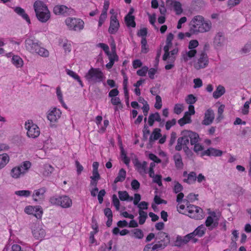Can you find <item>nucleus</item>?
Segmentation results:
<instances>
[{
    "instance_id": "72a5a7b5",
    "label": "nucleus",
    "mask_w": 251,
    "mask_h": 251,
    "mask_svg": "<svg viewBox=\"0 0 251 251\" xmlns=\"http://www.w3.org/2000/svg\"><path fill=\"white\" fill-rule=\"evenodd\" d=\"M197 179L196 173L194 172H191L188 175L187 178L184 179L183 181L188 184H191L195 182Z\"/></svg>"
},
{
    "instance_id": "c85d7f7f",
    "label": "nucleus",
    "mask_w": 251,
    "mask_h": 251,
    "mask_svg": "<svg viewBox=\"0 0 251 251\" xmlns=\"http://www.w3.org/2000/svg\"><path fill=\"white\" fill-rule=\"evenodd\" d=\"M25 171H22L21 167H16L13 168L11 171V175L13 178H18L22 174H24Z\"/></svg>"
},
{
    "instance_id": "b1692460",
    "label": "nucleus",
    "mask_w": 251,
    "mask_h": 251,
    "mask_svg": "<svg viewBox=\"0 0 251 251\" xmlns=\"http://www.w3.org/2000/svg\"><path fill=\"white\" fill-rule=\"evenodd\" d=\"M211 28V23L209 21H205L203 19V21L201 24L200 29H198L199 32H205L210 30Z\"/></svg>"
},
{
    "instance_id": "8fccbe9b",
    "label": "nucleus",
    "mask_w": 251,
    "mask_h": 251,
    "mask_svg": "<svg viewBox=\"0 0 251 251\" xmlns=\"http://www.w3.org/2000/svg\"><path fill=\"white\" fill-rule=\"evenodd\" d=\"M156 102L154 104V107L157 109H160L162 105L161 98L159 95H156L155 97Z\"/></svg>"
},
{
    "instance_id": "a18cd8bd",
    "label": "nucleus",
    "mask_w": 251,
    "mask_h": 251,
    "mask_svg": "<svg viewBox=\"0 0 251 251\" xmlns=\"http://www.w3.org/2000/svg\"><path fill=\"white\" fill-rule=\"evenodd\" d=\"M197 100V99L196 97H195L192 94H190L188 95L187 99H186L185 100V101L187 103L191 105L195 103L196 102Z\"/></svg>"
},
{
    "instance_id": "f8f14e48",
    "label": "nucleus",
    "mask_w": 251,
    "mask_h": 251,
    "mask_svg": "<svg viewBox=\"0 0 251 251\" xmlns=\"http://www.w3.org/2000/svg\"><path fill=\"white\" fill-rule=\"evenodd\" d=\"M208 58L206 53L202 51L200 54L197 63L194 65V67L197 70L204 68L208 65Z\"/></svg>"
},
{
    "instance_id": "5fc2aeb1",
    "label": "nucleus",
    "mask_w": 251,
    "mask_h": 251,
    "mask_svg": "<svg viewBox=\"0 0 251 251\" xmlns=\"http://www.w3.org/2000/svg\"><path fill=\"white\" fill-rule=\"evenodd\" d=\"M176 121L175 119H173L171 120H169L166 123L165 127L166 129L168 130L171 127L176 124Z\"/></svg>"
},
{
    "instance_id": "a211bd4d",
    "label": "nucleus",
    "mask_w": 251,
    "mask_h": 251,
    "mask_svg": "<svg viewBox=\"0 0 251 251\" xmlns=\"http://www.w3.org/2000/svg\"><path fill=\"white\" fill-rule=\"evenodd\" d=\"M61 113L59 109L55 107L48 114L47 117L51 122H55L60 118Z\"/></svg>"
},
{
    "instance_id": "5701e85b",
    "label": "nucleus",
    "mask_w": 251,
    "mask_h": 251,
    "mask_svg": "<svg viewBox=\"0 0 251 251\" xmlns=\"http://www.w3.org/2000/svg\"><path fill=\"white\" fill-rule=\"evenodd\" d=\"M206 229L205 227L203 225H201L198 226L191 233L194 237L196 236L201 237L205 234Z\"/></svg>"
},
{
    "instance_id": "774afa93",
    "label": "nucleus",
    "mask_w": 251,
    "mask_h": 251,
    "mask_svg": "<svg viewBox=\"0 0 251 251\" xmlns=\"http://www.w3.org/2000/svg\"><path fill=\"white\" fill-rule=\"evenodd\" d=\"M131 186L133 190H137L140 188V183L136 179H133L131 182Z\"/></svg>"
},
{
    "instance_id": "3c124183",
    "label": "nucleus",
    "mask_w": 251,
    "mask_h": 251,
    "mask_svg": "<svg viewBox=\"0 0 251 251\" xmlns=\"http://www.w3.org/2000/svg\"><path fill=\"white\" fill-rule=\"evenodd\" d=\"M148 67L147 66H144L141 69L138 70L137 71V74L141 76H144L146 75L147 72L148 71Z\"/></svg>"
},
{
    "instance_id": "0eeeda50",
    "label": "nucleus",
    "mask_w": 251,
    "mask_h": 251,
    "mask_svg": "<svg viewBox=\"0 0 251 251\" xmlns=\"http://www.w3.org/2000/svg\"><path fill=\"white\" fill-rule=\"evenodd\" d=\"M190 241L195 243L198 241V239L196 237H193V234H192L191 233H190L183 237L178 235L175 242V245L176 246L180 247L182 245L186 244Z\"/></svg>"
},
{
    "instance_id": "9b49d317",
    "label": "nucleus",
    "mask_w": 251,
    "mask_h": 251,
    "mask_svg": "<svg viewBox=\"0 0 251 251\" xmlns=\"http://www.w3.org/2000/svg\"><path fill=\"white\" fill-rule=\"evenodd\" d=\"M73 11V10L72 8H69L64 5H55L53 9V12L55 15H63L65 16L71 14Z\"/></svg>"
},
{
    "instance_id": "dca6fc26",
    "label": "nucleus",
    "mask_w": 251,
    "mask_h": 251,
    "mask_svg": "<svg viewBox=\"0 0 251 251\" xmlns=\"http://www.w3.org/2000/svg\"><path fill=\"white\" fill-rule=\"evenodd\" d=\"M214 119V113L211 109H207L204 114V120L202 122V124L204 125H209L213 121Z\"/></svg>"
},
{
    "instance_id": "864d4df0",
    "label": "nucleus",
    "mask_w": 251,
    "mask_h": 251,
    "mask_svg": "<svg viewBox=\"0 0 251 251\" xmlns=\"http://www.w3.org/2000/svg\"><path fill=\"white\" fill-rule=\"evenodd\" d=\"M193 145H194L193 150L197 153H198L200 151H202L204 149L203 146L198 142L194 144Z\"/></svg>"
},
{
    "instance_id": "de8ad7c7",
    "label": "nucleus",
    "mask_w": 251,
    "mask_h": 251,
    "mask_svg": "<svg viewBox=\"0 0 251 251\" xmlns=\"http://www.w3.org/2000/svg\"><path fill=\"white\" fill-rule=\"evenodd\" d=\"M148 33L147 28L144 27L140 29L137 33V35L139 37H141L142 39L146 38V36Z\"/></svg>"
},
{
    "instance_id": "e433bc0d",
    "label": "nucleus",
    "mask_w": 251,
    "mask_h": 251,
    "mask_svg": "<svg viewBox=\"0 0 251 251\" xmlns=\"http://www.w3.org/2000/svg\"><path fill=\"white\" fill-rule=\"evenodd\" d=\"M12 62L17 67H21L23 65L22 58L18 55H14L12 58Z\"/></svg>"
},
{
    "instance_id": "37998d69",
    "label": "nucleus",
    "mask_w": 251,
    "mask_h": 251,
    "mask_svg": "<svg viewBox=\"0 0 251 251\" xmlns=\"http://www.w3.org/2000/svg\"><path fill=\"white\" fill-rule=\"evenodd\" d=\"M15 194L20 197H27L30 195L31 192L29 190H20L16 191Z\"/></svg>"
},
{
    "instance_id": "2eb2a0df",
    "label": "nucleus",
    "mask_w": 251,
    "mask_h": 251,
    "mask_svg": "<svg viewBox=\"0 0 251 251\" xmlns=\"http://www.w3.org/2000/svg\"><path fill=\"white\" fill-rule=\"evenodd\" d=\"M225 41V38L222 32H218L214 38L213 46L216 49L224 46Z\"/></svg>"
},
{
    "instance_id": "a19ab883",
    "label": "nucleus",
    "mask_w": 251,
    "mask_h": 251,
    "mask_svg": "<svg viewBox=\"0 0 251 251\" xmlns=\"http://www.w3.org/2000/svg\"><path fill=\"white\" fill-rule=\"evenodd\" d=\"M173 6L177 15H179L182 12L183 9L181 4L179 1H175Z\"/></svg>"
},
{
    "instance_id": "412c9836",
    "label": "nucleus",
    "mask_w": 251,
    "mask_h": 251,
    "mask_svg": "<svg viewBox=\"0 0 251 251\" xmlns=\"http://www.w3.org/2000/svg\"><path fill=\"white\" fill-rule=\"evenodd\" d=\"M135 166L136 167L137 171L141 175L147 174L146 168L147 166V162L145 161H143L142 163H140L138 159H136L134 162Z\"/></svg>"
},
{
    "instance_id": "e2e57ef3",
    "label": "nucleus",
    "mask_w": 251,
    "mask_h": 251,
    "mask_svg": "<svg viewBox=\"0 0 251 251\" xmlns=\"http://www.w3.org/2000/svg\"><path fill=\"white\" fill-rule=\"evenodd\" d=\"M98 46L102 49L106 54H108L110 52L109 47L106 44L104 43H99L98 44Z\"/></svg>"
},
{
    "instance_id": "4be33fe9",
    "label": "nucleus",
    "mask_w": 251,
    "mask_h": 251,
    "mask_svg": "<svg viewBox=\"0 0 251 251\" xmlns=\"http://www.w3.org/2000/svg\"><path fill=\"white\" fill-rule=\"evenodd\" d=\"M155 121L161 122V118L159 113L157 112L151 114L148 118V124L150 126H152Z\"/></svg>"
},
{
    "instance_id": "f03ea898",
    "label": "nucleus",
    "mask_w": 251,
    "mask_h": 251,
    "mask_svg": "<svg viewBox=\"0 0 251 251\" xmlns=\"http://www.w3.org/2000/svg\"><path fill=\"white\" fill-rule=\"evenodd\" d=\"M33 7L36 16L40 22L46 23L49 20L50 17V12L43 2L40 0L35 1Z\"/></svg>"
},
{
    "instance_id": "58836bf2",
    "label": "nucleus",
    "mask_w": 251,
    "mask_h": 251,
    "mask_svg": "<svg viewBox=\"0 0 251 251\" xmlns=\"http://www.w3.org/2000/svg\"><path fill=\"white\" fill-rule=\"evenodd\" d=\"M166 238H168L169 240V242L170 241V237L169 235L163 231H160L159 232L156 237V239H159L160 240L159 241H161L162 242H164V240H165Z\"/></svg>"
},
{
    "instance_id": "a878e982",
    "label": "nucleus",
    "mask_w": 251,
    "mask_h": 251,
    "mask_svg": "<svg viewBox=\"0 0 251 251\" xmlns=\"http://www.w3.org/2000/svg\"><path fill=\"white\" fill-rule=\"evenodd\" d=\"M169 243V240L168 238H166L164 240V242L158 241L157 244L153 245L152 247V251L155 250H162Z\"/></svg>"
},
{
    "instance_id": "13d9d810",
    "label": "nucleus",
    "mask_w": 251,
    "mask_h": 251,
    "mask_svg": "<svg viewBox=\"0 0 251 251\" xmlns=\"http://www.w3.org/2000/svg\"><path fill=\"white\" fill-rule=\"evenodd\" d=\"M105 194L106 192L104 189H102L99 192L98 199L100 204L102 203L103 201V197L105 196Z\"/></svg>"
},
{
    "instance_id": "423d86ee",
    "label": "nucleus",
    "mask_w": 251,
    "mask_h": 251,
    "mask_svg": "<svg viewBox=\"0 0 251 251\" xmlns=\"http://www.w3.org/2000/svg\"><path fill=\"white\" fill-rule=\"evenodd\" d=\"M25 127L27 130V135L29 137L36 138L39 136L40 131L36 125L33 124L32 123H30L28 121V123H25Z\"/></svg>"
},
{
    "instance_id": "20e7f679",
    "label": "nucleus",
    "mask_w": 251,
    "mask_h": 251,
    "mask_svg": "<svg viewBox=\"0 0 251 251\" xmlns=\"http://www.w3.org/2000/svg\"><path fill=\"white\" fill-rule=\"evenodd\" d=\"M184 201L186 202V204L187 205V210L189 214L188 216L190 218H194L196 220H200L203 218V210L201 207L193 204L188 205V200H184Z\"/></svg>"
},
{
    "instance_id": "4d7b16f0",
    "label": "nucleus",
    "mask_w": 251,
    "mask_h": 251,
    "mask_svg": "<svg viewBox=\"0 0 251 251\" xmlns=\"http://www.w3.org/2000/svg\"><path fill=\"white\" fill-rule=\"evenodd\" d=\"M174 113L178 115L183 111V105L181 104H176L174 107Z\"/></svg>"
},
{
    "instance_id": "7ed1b4c3",
    "label": "nucleus",
    "mask_w": 251,
    "mask_h": 251,
    "mask_svg": "<svg viewBox=\"0 0 251 251\" xmlns=\"http://www.w3.org/2000/svg\"><path fill=\"white\" fill-rule=\"evenodd\" d=\"M85 77L91 84L100 83L104 79V75L100 69L93 67L85 74Z\"/></svg>"
},
{
    "instance_id": "4c0bfd02",
    "label": "nucleus",
    "mask_w": 251,
    "mask_h": 251,
    "mask_svg": "<svg viewBox=\"0 0 251 251\" xmlns=\"http://www.w3.org/2000/svg\"><path fill=\"white\" fill-rule=\"evenodd\" d=\"M139 223L140 225H143L145 223L146 220L148 217L147 213L142 210H139Z\"/></svg>"
},
{
    "instance_id": "052dcab7",
    "label": "nucleus",
    "mask_w": 251,
    "mask_h": 251,
    "mask_svg": "<svg viewBox=\"0 0 251 251\" xmlns=\"http://www.w3.org/2000/svg\"><path fill=\"white\" fill-rule=\"evenodd\" d=\"M199 45V42L197 40H191L189 42L188 48L189 49L195 50L194 49L197 47Z\"/></svg>"
},
{
    "instance_id": "aec40b11",
    "label": "nucleus",
    "mask_w": 251,
    "mask_h": 251,
    "mask_svg": "<svg viewBox=\"0 0 251 251\" xmlns=\"http://www.w3.org/2000/svg\"><path fill=\"white\" fill-rule=\"evenodd\" d=\"M222 154L223 151L221 150L213 148H210L201 153V156L205 155L208 156H221Z\"/></svg>"
},
{
    "instance_id": "bf43d9fd",
    "label": "nucleus",
    "mask_w": 251,
    "mask_h": 251,
    "mask_svg": "<svg viewBox=\"0 0 251 251\" xmlns=\"http://www.w3.org/2000/svg\"><path fill=\"white\" fill-rule=\"evenodd\" d=\"M106 17H107V14L102 12L99 17V24H98L99 27H100L102 25L104 22Z\"/></svg>"
},
{
    "instance_id": "393cba45",
    "label": "nucleus",
    "mask_w": 251,
    "mask_h": 251,
    "mask_svg": "<svg viewBox=\"0 0 251 251\" xmlns=\"http://www.w3.org/2000/svg\"><path fill=\"white\" fill-rule=\"evenodd\" d=\"M175 166L177 169H181L183 166V163L182 161V158L179 153H176L174 155Z\"/></svg>"
},
{
    "instance_id": "7c9ffc66",
    "label": "nucleus",
    "mask_w": 251,
    "mask_h": 251,
    "mask_svg": "<svg viewBox=\"0 0 251 251\" xmlns=\"http://www.w3.org/2000/svg\"><path fill=\"white\" fill-rule=\"evenodd\" d=\"M9 160V157L7 153L0 154V170L8 163Z\"/></svg>"
},
{
    "instance_id": "c756f323",
    "label": "nucleus",
    "mask_w": 251,
    "mask_h": 251,
    "mask_svg": "<svg viewBox=\"0 0 251 251\" xmlns=\"http://www.w3.org/2000/svg\"><path fill=\"white\" fill-rule=\"evenodd\" d=\"M118 195L119 199L122 201H132L133 200V198L130 197L128 193L126 191H119L118 192Z\"/></svg>"
},
{
    "instance_id": "c03bdc74",
    "label": "nucleus",
    "mask_w": 251,
    "mask_h": 251,
    "mask_svg": "<svg viewBox=\"0 0 251 251\" xmlns=\"http://www.w3.org/2000/svg\"><path fill=\"white\" fill-rule=\"evenodd\" d=\"M31 166V164L30 162L25 161H24L20 166H19V167H21L22 171H24L25 173L30 168Z\"/></svg>"
},
{
    "instance_id": "09e8293b",
    "label": "nucleus",
    "mask_w": 251,
    "mask_h": 251,
    "mask_svg": "<svg viewBox=\"0 0 251 251\" xmlns=\"http://www.w3.org/2000/svg\"><path fill=\"white\" fill-rule=\"evenodd\" d=\"M175 184L174 188V192L176 194H177L183 190V188L182 185L178 181H175Z\"/></svg>"
},
{
    "instance_id": "0e129e2a",
    "label": "nucleus",
    "mask_w": 251,
    "mask_h": 251,
    "mask_svg": "<svg viewBox=\"0 0 251 251\" xmlns=\"http://www.w3.org/2000/svg\"><path fill=\"white\" fill-rule=\"evenodd\" d=\"M107 55L108 56L109 61L112 60L114 63L115 61H117L118 60L119 57L117 53H110V52L109 54Z\"/></svg>"
},
{
    "instance_id": "c9c22d12",
    "label": "nucleus",
    "mask_w": 251,
    "mask_h": 251,
    "mask_svg": "<svg viewBox=\"0 0 251 251\" xmlns=\"http://www.w3.org/2000/svg\"><path fill=\"white\" fill-rule=\"evenodd\" d=\"M190 50L186 51L185 54H183V58L185 62L187 61L189 58L194 57L197 54V50Z\"/></svg>"
},
{
    "instance_id": "ddd939ff",
    "label": "nucleus",
    "mask_w": 251,
    "mask_h": 251,
    "mask_svg": "<svg viewBox=\"0 0 251 251\" xmlns=\"http://www.w3.org/2000/svg\"><path fill=\"white\" fill-rule=\"evenodd\" d=\"M120 27V24L117 20V15H112L110 17V26L108 28V32L111 34H115L118 30Z\"/></svg>"
},
{
    "instance_id": "bb28decb",
    "label": "nucleus",
    "mask_w": 251,
    "mask_h": 251,
    "mask_svg": "<svg viewBox=\"0 0 251 251\" xmlns=\"http://www.w3.org/2000/svg\"><path fill=\"white\" fill-rule=\"evenodd\" d=\"M226 90L224 87L222 85H219L216 90L213 93V97L217 99L221 97L225 93Z\"/></svg>"
},
{
    "instance_id": "9d476101",
    "label": "nucleus",
    "mask_w": 251,
    "mask_h": 251,
    "mask_svg": "<svg viewBox=\"0 0 251 251\" xmlns=\"http://www.w3.org/2000/svg\"><path fill=\"white\" fill-rule=\"evenodd\" d=\"M203 18L201 16H196L193 18L190 22L191 27L190 31L192 33H196L199 32L198 29L201 26V24L203 21Z\"/></svg>"
},
{
    "instance_id": "6e6552de",
    "label": "nucleus",
    "mask_w": 251,
    "mask_h": 251,
    "mask_svg": "<svg viewBox=\"0 0 251 251\" xmlns=\"http://www.w3.org/2000/svg\"><path fill=\"white\" fill-rule=\"evenodd\" d=\"M39 41L35 40L34 37L30 36L25 40V48L29 51L34 53L39 48Z\"/></svg>"
},
{
    "instance_id": "79ce46f5",
    "label": "nucleus",
    "mask_w": 251,
    "mask_h": 251,
    "mask_svg": "<svg viewBox=\"0 0 251 251\" xmlns=\"http://www.w3.org/2000/svg\"><path fill=\"white\" fill-rule=\"evenodd\" d=\"M141 52L143 53H147L149 50V49L147 47V41L146 38H144L141 39Z\"/></svg>"
},
{
    "instance_id": "ea45409f",
    "label": "nucleus",
    "mask_w": 251,
    "mask_h": 251,
    "mask_svg": "<svg viewBox=\"0 0 251 251\" xmlns=\"http://www.w3.org/2000/svg\"><path fill=\"white\" fill-rule=\"evenodd\" d=\"M34 53H37L42 57H47L49 54L48 50L44 48L41 47L40 45H39V48H38L37 51Z\"/></svg>"
},
{
    "instance_id": "2f4dec72",
    "label": "nucleus",
    "mask_w": 251,
    "mask_h": 251,
    "mask_svg": "<svg viewBox=\"0 0 251 251\" xmlns=\"http://www.w3.org/2000/svg\"><path fill=\"white\" fill-rule=\"evenodd\" d=\"M46 192V189L45 188H41L38 190H36L34 191V193L32 195V197L33 198L34 201H37L38 199L36 197L39 198V199H41V197H42Z\"/></svg>"
},
{
    "instance_id": "6ab92c4d",
    "label": "nucleus",
    "mask_w": 251,
    "mask_h": 251,
    "mask_svg": "<svg viewBox=\"0 0 251 251\" xmlns=\"http://www.w3.org/2000/svg\"><path fill=\"white\" fill-rule=\"evenodd\" d=\"M32 232L37 239L42 240L46 235L45 230L39 226L32 227Z\"/></svg>"
},
{
    "instance_id": "338daca9",
    "label": "nucleus",
    "mask_w": 251,
    "mask_h": 251,
    "mask_svg": "<svg viewBox=\"0 0 251 251\" xmlns=\"http://www.w3.org/2000/svg\"><path fill=\"white\" fill-rule=\"evenodd\" d=\"M35 210L36 208L35 207H33L32 206H27L25 207V212L28 214L33 215Z\"/></svg>"
},
{
    "instance_id": "6e6d98bb",
    "label": "nucleus",
    "mask_w": 251,
    "mask_h": 251,
    "mask_svg": "<svg viewBox=\"0 0 251 251\" xmlns=\"http://www.w3.org/2000/svg\"><path fill=\"white\" fill-rule=\"evenodd\" d=\"M183 151H184L185 154L187 155V156L188 158H191L193 157L194 153L192 152V151L189 148V147L188 146L183 147Z\"/></svg>"
},
{
    "instance_id": "f257e3e1",
    "label": "nucleus",
    "mask_w": 251,
    "mask_h": 251,
    "mask_svg": "<svg viewBox=\"0 0 251 251\" xmlns=\"http://www.w3.org/2000/svg\"><path fill=\"white\" fill-rule=\"evenodd\" d=\"M181 136L177 140V145L175 147V150L180 151L182 149V146H188L189 142L191 145L199 142L200 137L199 134L194 131L189 130H184L181 132Z\"/></svg>"
},
{
    "instance_id": "1a4fd4ad",
    "label": "nucleus",
    "mask_w": 251,
    "mask_h": 251,
    "mask_svg": "<svg viewBox=\"0 0 251 251\" xmlns=\"http://www.w3.org/2000/svg\"><path fill=\"white\" fill-rule=\"evenodd\" d=\"M65 23L70 29L76 31V24H78V26L80 29L84 28V22L80 19H76L69 17L65 20Z\"/></svg>"
},
{
    "instance_id": "603ef678",
    "label": "nucleus",
    "mask_w": 251,
    "mask_h": 251,
    "mask_svg": "<svg viewBox=\"0 0 251 251\" xmlns=\"http://www.w3.org/2000/svg\"><path fill=\"white\" fill-rule=\"evenodd\" d=\"M112 202L114 205L115 206L116 210H119L120 208V201L119 199L117 198V196L115 194H114L112 196Z\"/></svg>"
},
{
    "instance_id": "69168bd1",
    "label": "nucleus",
    "mask_w": 251,
    "mask_h": 251,
    "mask_svg": "<svg viewBox=\"0 0 251 251\" xmlns=\"http://www.w3.org/2000/svg\"><path fill=\"white\" fill-rule=\"evenodd\" d=\"M251 49V42H248L244 47L242 49V52L244 53L249 52Z\"/></svg>"
},
{
    "instance_id": "473e14b6",
    "label": "nucleus",
    "mask_w": 251,
    "mask_h": 251,
    "mask_svg": "<svg viewBox=\"0 0 251 251\" xmlns=\"http://www.w3.org/2000/svg\"><path fill=\"white\" fill-rule=\"evenodd\" d=\"M125 21L126 26L128 27H135L136 26L134 16H125Z\"/></svg>"
},
{
    "instance_id": "f704fd0d",
    "label": "nucleus",
    "mask_w": 251,
    "mask_h": 251,
    "mask_svg": "<svg viewBox=\"0 0 251 251\" xmlns=\"http://www.w3.org/2000/svg\"><path fill=\"white\" fill-rule=\"evenodd\" d=\"M53 167L50 164H46L44 166L43 175L45 176H48L53 172Z\"/></svg>"
},
{
    "instance_id": "4468645a",
    "label": "nucleus",
    "mask_w": 251,
    "mask_h": 251,
    "mask_svg": "<svg viewBox=\"0 0 251 251\" xmlns=\"http://www.w3.org/2000/svg\"><path fill=\"white\" fill-rule=\"evenodd\" d=\"M161 131V129L158 128H155L153 130L149 138V143L148 144V149L151 148L152 147L154 141L158 140L162 136Z\"/></svg>"
},
{
    "instance_id": "cd10ccee",
    "label": "nucleus",
    "mask_w": 251,
    "mask_h": 251,
    "mask_svg": "<svg viewBox=\"0 0 251 251\" xmlns=\"http://www.w3.org/2000/svg\"><path fill=\"white\" fill-rule=\"evenodd\" d=\"M126 176V171L124 169L120 170L118 176L115 178L114 182L116 183L118 182H123L125 180Z\"/></svg>"
},
{
    "instance_id": "39448f33",
    "label": "nucleus",
    "mask_w": 251,
    "mask_h": 251,
    "mask_svg": "<svg viewBox=\"0 0 251 251\" xmlns=\"http://www.w3.org/2000/svg\"><path fill=\"white\" fill-rule=\"evenodd\" d=\"M50 201L52 204L60 205L63 208L69 207L72 203L71 199L66 196L51 197Z\"/></svg>"
},
{
    "instance_id": "f3484780",
    "label": "nucleus",
    "mask_w": 251,
    "mask_h": 251,
    "mask_svg": "<svg viewBox=\"0 0 251 251\" xmlns=\"http://www.w3.org/2000/svg\"><path fill=\"white\" fill-rule=\"evenodd\" d=\"M212 216L207 217L205 221V225L207 227H211V229L216 227L218 226V219L214 220L213 217H216V213L213 212L211 213Z\"/></svg>"
},
{
    "instance_id": "680f3d73",
    "label": "nucleus",
    "mask_w": 251,
    "mask_h": 251,
    "mask_svg": "<svg viewBox=\"0 0 251 251\" xmlns=\"http://www.w3.org/2000/svg\"><path fill=\"white\" fill-rule=\"evenodd\" d=\"M149 158L154 161L155 163H160L161 162V160L159 159L156 155L153 153H151L149 154Z\"/></svg>"
},
{
    "instance_id": "49530a36",
    "label": "nucleus",
    "mask_w": 251,
    "mask_h": 251,
    "mask_svg": "<svg viewBox=\"0 0 251 251\" xmlns=\"http://www.w3.org/2000/svg\"><path fill=\"white\" fill-rule=\"evenodd\" d=\"M135 237L138 239H142L144 236L143 232L140 229L136 228L133 231Z\"/></svg>"
}]
</instances>
